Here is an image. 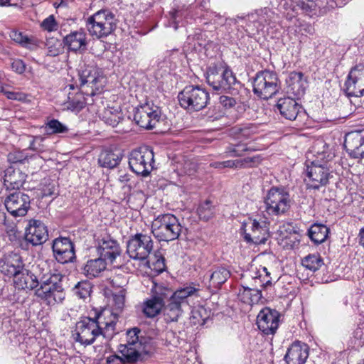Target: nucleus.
<instances>
[{
	"label": "nucleus",
	"mask_w": 364,
	"mask_h": 364,
	"mask_svg": "<svg viewBox=\"0 0 364 364\" xmlns=\"http://www.w3.org/2000/svg\"><path fill=\"white\" fill-rule=\"evenodd\" d=\"M117 323V317L111 314L107 318L103 312L96 314L94 318H82L75 325L73 336L76 342L83 346L92 344L96 338L106 333L113 332Z\"/></svg>",
	"instance_id": "f257e3e1"
},
{
	"label": "nucleus",
	"mask_w": 364,
	"mask_h": 364,
	"mask_svg": "<svg viewBox=\"0 0 364 364\" xmlns=\"http://www.w3.org/2000/svg\"><path fill=\"white\" fill-rule=\"evenodd\" d=\"M154 348L153 339L135 327L127 331V342L119 345V351L127 363H135L142 355L151 353Z\"/></svg>",
	"instance_id": "f03ea898"
},
{
	"label": "nucleus",
	"mask_w": 364,
	"mask_h": 364,
	"mask_svg": "<svg viewBox=\"0 0 364 364\" xmlns=\"http://www.w3.org/2000/svg\"><path fill=\"white\" fill-rule=\"evenodd\" d=\"M182 226L173 214L158 215L152 222L151 232L159 241L169 242L178 238Z\"/></svg>",
	"instance_id": "7ed1b4c3"
},
{
	"label": "nucleus",
	"mask_w": 364,
	"mask_h": 364,
	"mask_svg": "<svg viewBox=\"0 0 364 364\" xmlns=\"http://www.w3.org/2000/svg\"><path fill=\"white\" fill-rule=\"evenodd\" d=\"M115 27L114 15L107 9L97 11L86 21V28L90 35L97 38L108 36Z\"/></svg>",
	"instance_id": "20e7f679"
},
{
	"label": "nucleus",
	"mask_w": 364,
	"mask_h": 364,
	"mask_svg": "<svg viewBox=\"0 0 364 364\" xmlns=\"http://www.w3.org/2000/svg\"><path fill=\"white\" fill-rule=\"evenodd\" d=\"M198 291L192 286H186L176 290L173 297L164 304L163 306L164 314L167 322L177 321L183 314V306H188V298Z\"/></svg>",
	"instance_id": "39448f33"
},
{
	"label": "nucleus",
	"mask_w": 364,
	"mask_h": 364,
	"mask_svg": "<svg viewBox=\"0 0 364 364\" xmlns=\"http://www.w3.org/2000/svg\"><path fill=\"white\" fill-rule=\"evenodd\" d=\"M198 291L192 286H186L176 290L173 297L164 304L163 306L164 314L167 322L177 321L183 314V306H188V298Z\"/></svg>",
	"instance_id": "423d86ee"
},
{
	"label": "nucleus",
	"mask_w": 364,
	"mask_h": 364,
	"mask_svg": "<svg viewBox=\"0 0 364 364\" xmlns=\"http://www.w3.org/2000/svg\"><path fill=\"white\" fill-rule=\"evenodd\" d=\"M180 105L188 112H198L206 107L208 92L200 86H186L178 95Z\"/></svg>",
	"instance_id": "0eeeda50"
},
{
	"label": "nucleus",
	"mask_w": 364,
	"mask_h": 364,
	"mask_svg": "<svg viewBox=\"0 0 364 364\" xmlns=\"http://www.w3.org/2000/svg\"><path fill=\"white\" fill-rule=\"evenodd\" d=\"M265 211L269 215L278 216L285 214L291 207V198L284 188H271L264 198Z\"/></svg>",
	"instance_id": "6e6552de"
},
{
	"label": "nucleus",
	"mask_w": 364,
	"mask_h": 364,
	"mask_svg": "<svg viewBox=\"0 0 364 364\" xmlns=\"http://www.w3.org/2000/svg\"><path fill=\"white\" fill-rule=\"evenodd\" d=\"M80 89L87 96L94 97L100 94L105 85V77L99 70L87 65L79 73Z\"/></svg>",
	"instance_id": "1a4fd4ad"
},
{
	"label": "nucleus",
	"mask_w": 364,
	"mask_h": 364,
	"mask_svg": "<svg viewBox=\"0 0 364 364\" xmlns=\"http://www.w3.org/2000/svg\"><path fill=\"white\" fill-rule=\"evenodd\" d=\"M279 80L274 71L264 70L257 73L253 81V92L264 100L271 98L279 90Z\"/></svg>",
	"instance_id": "9d476101"
},
{
	"label": "nucleus",
	"mask_w": 364,
	"mask_h": 364,
	"mask_svg": "<svg viewBox=\"0 0 364 364\" xmlns=\"http://www.w3.org/2000/svg\"><path fill=\"white\" fill-rule=\"evenodd\" d=\"M206 80L215 90L227 92L237 83L232 71L228 68L210 66L206 72Z\"/></svg>",
	"instance_id": "9b49d317"
},
{
	"label": "nucleus",
	"mask_w": 364,
	"mask_h": 364,
	"mask_svg": "<svg viewBox=\"0 0 364 364\" xmlns=\"http://www.w3.org/2000/svg\"><path fill=\"white\" fill-rule=\"evenodd\" d=\"M154 152L149 146L139 147L130 153L129 167L136 174L147 176L154 168Z\"/></svg>",
	"instance_id": "f8f14e48"
},
{
	"label": "nucleus",
	"mask_w": 364,
	"mask_h": 364,
	"mask_svg": "<svg viewBox=\"0 0 364 364\" xmlns=\"http://www.w3.org/2000/svg\"><path fill=\"white\" fill-rule=\"evenodd\" d=\"M153 248L154 242L151 237L142 232L130 237L127 243V252L129 257L134 259H146Z\"/></svg>",
	"instance_id": "ddd939ff"
},
{
	"label": "nucleus",
	"mask_w": 364,
	"mask_h": 364,
	"mask_svg": "<svg viewBox=\"0 0 364 364\" xmlns=\"http://www.w3.org/2000/svg\"><path fill=\"white\" fill-rule=\"evenodd\" d=\"M244 239L256 245L264 244L269 237L268 223L264 220L249 218L242 225Z\"/></svg>",
	"instance_id": "4468645a"
},
{
	"label": "nucleus",
	"mask_w": 364,
	"mask_h": 364,
	"mask_svg": "<svg viewBox=\"0 0 364 364\" xmlns=\"http://www.w3.org/2000/svg\"><path fill=\"white\" fill-rule=\"evenodd\" d=\"M160 117V108L150 102L137 107L134 114V119L136 124L146 129L154 128Z\"/></svg>",
	"instance_id": "2eb2a0df"
},
{
	"label": "nucleus",
	"mask_w": 364,
	"mask_h": 364,
	"mask_svg": "<svg viewBox=\"0 0 364 364\" xmlns=\"http://www.w3.org/2000/svg\"><path fill=\"white\" fill-rule=\"evenodd\" d=\"M348 96H364V65H355L350 70L344 84Z\"/></svg>",
	"instance_id": "dca6fc26"
},
{
	"label": "nucleus",
	"mask_w": 364,
	"mask_h": 364,
	"mask_svg": "<svg viewBox=\"0 0 364 364\" xmlns=\"http://www.w3.org/2000/svg\"><path fill=\"white\" fill-rule=\"evenodd\" d=\"M53 257L61 264L73 262L76 258L75 246L71 240L66 237H59L53 241Z\"/></svg>",
	"instance_id": "f3484780"
},
{
	"label": "nucleus",
	"mask_w": 364,
	"mask_h": 364,
	"mask_svg": "<svg viewBox=\"0 0 364 364\" xmlns=\"http://www.w3.org/2000/svg\"><path fill=\"white\" fill-rule=\"evenodd\" d=\"M30 197L21 191H16L6 197L5 207L14 217L24 216L30 208Z\"/></svg>",
	"instance_id": "a211bd4d"
},
{
	"label": "nucleus",
	"mask_w": 364,
	"mask_h": 364,
	"mask_svg": "<svg viewBox=\"0 0 364 364\" xmlns=\"http://www.w3.org/2000/svg\"><path fill=\"white\" fill-rule=\"evenodd\" d=\"M306 175L308 177L307 186L309 188L318 189L328 184L331 176L328 168L313 161L311 165L306 166Z\"/></svg>",
	"instance_id": "6ab92c4d"
},
{
	"label": "nucleus",
	"mask_w": 364,
	"mask_h": 364,
	"mask_svg": "<svg viewBox=\"0 0 364 364\" xmlns=\"http://www.w3.org/2000/svg\"><path fill=\"white\" fill-rule=\"evenodd\" d=\"M25 239L33 246L43 244L48 239L46 225L41 220H30L26 228Z\"/></svg>",
	"instance_id": "aec40b11"
},
{
	"label": "nucleus",
	"mask_w": 364,
	"mask_h": 364,
	"mask_svg": "<svg viewBox=\"0 0 364 364\" xmlns=\"http://www.w3.org/2000/svg\"><path fill=\"white\" fill-rule=\"evenodd\" d=\"M344 146L353 159L364 158V129L348 133L345 136Z\"/></svg>",
	"instance_id": "412c9836"
},
{
	"label": "nucleus",
	"mask_w": 364,
	"mask_h": 364,
	"mask_svg": "<svg viewBox=\"0 0 364 364\" xmlns=\"http://www.w3.org/2000/svg\"><path fill=\"white\" fill-rule=\"evenodd\" d=\"M279 322V314L276 310L264 308L261 310L257 317V324L264 334H274Z\"/></svg>",
	"instance_id": "4be33fe9"
},
{
	"label": "nucleus",
	"mask_w": 364,
	"mask_h": 364,
	"mask_svg": "<svg viewBox=\"0 0 364 364\" xmlns=\"http://www.w3.org/2000/svg\"><path fill=\"white\" fill-rule=\"evenodd\" d=\"M97 251L100 257L112 263L121 254V248L117 240L110 235H105L98 240Z\"/></svg>",
	"instance_id": "5701e85b"
},
{
	"label": "nucleus",
	"mask_w": 364,
	"mask_h": 364,
	"mask_svg": "<svg viewBox=\"0 0 364 364\" xmlns=\"http://www.w3.org/2000/svg\"><path fill=\"white\" fill-rule=\"evenodd\" d=\"M24 267L21 257L10 252L0 259V272L9 277H14Z\"/></svg>",
	"instance_id": "b1692460"
},
{
	"label": "nucleus",
	"mask_w": 364,
	"mask_h": 364,
	"mask_svg": "<svg viewBox=\"0 0 364 364\" xmlns=\"http://www.w3.org/2000/svg\"><path fill=\"white\" fill-rule=\"evenodd\" d=\"M287 92L294 97L300 98L305 94L308 86L306 78L301 72H291L286 80Z\"/></svg>",
	"instance_id": "393cba45"
},
{
	"label": "nucleus",
	"mask_w": 364,
	"mask_h": 364,
	"mask_svg": "<svg viewBox=\"0 0 364 364\" xmlns=\"http://www.w3.org/2000/svg\"><path fill=\"white\" fill-rule=\"evenodd\" d=\"M309 357V347L300 341L294 342L284 356L287 364H304Z\"/></svg>",
	"instance_id": "a878e982"
},
{
	"label": "nucleus",
	"mask_w": 364,
	"mask_h": 364,
	"mask_svg": "<svg viewBox=\"0 0 364 364\" xmlns=\"http://www.w3.org/2000/svg\"><path fill=\"white\" fill-rule=\"evenodd\" d=\"M280 114L287 119L294 120L302 110L301 106L292 97L280 98L276 105Z\"/></svg>",
	"instance_id": "bb28decb"
},
{
	"label": "nucleus",
	"mask_w": 364,
	"mask_h": 364,
	"mask_svg": "<svg viewBox=\"0 0 364 364\" xmlns=\"http://www.w3.org/2000/svg\"><path fill=\"white\" fill-rule=\"evenodd\" d=\"M35 295L48 306L62 303L65 297L64 289H54L47 286L37 288Z\"/></svg>",
	"instance_id": "cd10ccee"
},
{
	"label": "nucleus",
	"mask_w": 364,
	"mask_h": 364,
	"mask_svg": "<svg viewBox=\"0 0 364 364\" xmlns=\"http://www.w3.org/2000/svg\"><path fill=\"white\" fill-rule=\"evenodd\" d=\"M15 287L19 289H34L39 285V276L32 273L28 269L22 267V269L14 277Z\"/></svg>",
	"instance_id": "c85d7f7f"
},
{
	"label": "nucleus",
	"mask_w": 364,
	"mask_h": 364,
	"mask_svg": "<svg viewBox=\"0 0 364 364\" xmlns=\"http://www.w3.org/2000/svg\"><path fill=\"white\" fill-rule=\"evenodd\" d=\"M45 267H47V264L45 262H41L38 264L36 268L39 269V270H45ZM63 279V275L60 272H41L39 274V284L40 287H44L47 286L48 287L54 288V289H63L62 285V280Z\"/></svg>",
	"instance_id": "c756f323"
},
{
	"label": "nucleus",
	"mask_w": 364,
	"mask_h": 364,
	"mask_svg": "<svg viewBox=\"0 0 364 364\" xmlns=\"http://www.w3.org/2000/svg\"><path fill=\"white\" fill-rule=\"evenodd\" d=\"M258 287L259 284L255 282L250 285L242 284L237 294L239 299L249 305L258 304L262 298V291Z\"/></svg>",
	"instance_id": "7c9ffc66"
},
{
	"label": "nucleus",
	"mask_w": 364,
	"mask_h": 364,
	"mask_svg": "<svg viewBox=\"0 0 364 364\" xmlns=\"http://www.w3.org/2000/svg\"><path fill=\"white\" fill-rule=\"evenodd\" d=\"M64 44L70 51L83 53L87 49L86 33L82 31L71 32L63 39Z\"/></svg>",
	"instance_id": "2f4dec72"
},
{
	"label": "nucleus",
	"mask_w": 364,
	"mask_h": 364,
	"mask_svg": "<svg viewBox=\"0 0 364 364\" xmlns=\"http://www.w3.org/2000/svg\"><path fill=\"white\" fill-rule=\"evenodd\" d=\"M26 175L19 168L11 166L4 171V185L7 189H19L26 181Z\"/></svg>",
	"instance_id": "473e14b6"
},
{
	"label": "nucleus",
	"mask_w": 364,
	"mask_h": 364,
	"mask_svg": "<svg viewBox=\"0 0 364 364\" xmlns=\"http://www.w3.org/2000/svg\"><path fill=\"white\" fill-rule=\"evenodd\" d=\"M113 287L118 289L113 292V301L115 309L122 310L124 306L126 289L124 287L127 284V280L122 277L117 276L112 280Z\"/></svg>",
	"instance_id": "72a5a7b5"
},
{
	"label": "nucleus",
	"mask_w": 364,
	"mask_h": 364,
	"mask_svg": "<svg viewBox=\"0 0 364 364\" xmlns=\"http://www.w3.org/2000/svg\"><path fill=\"white\" fill-rule=\"evenodd\" d=\"M107 262L100 257L88 260L80 268V272L86 277L92 279L98 277L99 274L106 269Z\"/></svg>",
	"instance_id": "f704fd0d"
},
{
	"label": "nucleus",
	"mask_w": 364,
	"mask_h": 364,
	"mask_svg": "<svg viewBox=\"0 0 364 364\" xmlns=\"http://www.w3.org/2000/svg\"><path fill=\"white\" fill-rule=\"evenodd\" d=\"M9 37L21 46L31 50H35L39 46V41L36 37L33 36H28L17 30L11 31Z\"/></svg>",
	"instance_id": "c9c22d12"
},
{
	"label": "nucleus",
	"mask_w": 364,
	"mask_h": 364,
	"mask_svg": "<svg viewBox=\"0 0 364 364\" xmlns=\"http://www.w3.org/2000/svg\"><path fill=\"white\" fill-rule=\"evenodd\" d=\"M68 109L72 111L79 112L86 105H92L94 102L92 97L87 96L84 92L80 89V92L72 95H68Z\"/></svg>",
	"instance_id": "e433bc0d"
},
{
	"label": "nucleus",
	"mask_w": 364,
	"mask_h": 364,
	"mask_svg": "<svg viewBox=\"0 0 364 364\" xmlns=\"http://www.w3.org/2000/svg\"><path fill=\"white\" fill-rule=\"evenodd\" d=\"M230 271L225 267H215L209 276V286L219 288L230 277Z\"/></svg>",
	"instance_id": "4c0bfd02"
},
{
	"label": "nucleus",
	"mask_w": 364,
	"mask_h": 364,
	"mask_svg": "<svg viewBox=\"0 0 364 364\" xmlns=\"http://www.w3.org/2000/svg\"><path fill=\"white\" fill-rule=\"evenodd\" d=\"M328 228L322 224L315 223L309 230V236L316 244L323 242L328 237Z\"/></svg>",
	"instance_id": "58836bf2"
},
{
	"label": "nucleus",
	"mask_w": 364,
	"mask_h": 364,
	"mask_svg": "<svg viewBox=\"0 0 364 364\" xmlns=\"http://www.w3.org/2000/svg\"><path fill=\"white\" fill-rule=\"evenodd\" d=\"M173 293L171 288L162 284H154L151 288V296L163 304L168 302L173 297Z\"/></svg>",
	"instance_id": "ea45409f"
},
{
	"label": "nucleus",
	"mask_w": 364,
	"mask_h": 364,
	"mask_svg": "<svg viewBox=\"0 0 364 364\" xmlns=\"http://www.w3.org/2000/svg\"><path fill=\"white\" fill-rule=\"evenodd\" d=\"M121 157L113 151H104L99 156L98 163L100 166L107 168L116 167L120 162Z\"/></svg>",
	"instance_id": "a19ab883"
},
{
	"label": "nucleus",
	"mask_w": 364,
	"mask_h": 364,
	"mask_svg": "<svg viewBox=\"0 0 364 364\" xmlns=\"http://www.w3.org/2000/svg\"><path fill=\"white\" fill-rule=\"evenodd\" d=\"M257 132L258 127L254 124H242L232 128V133L239 139H252Z\"/></svg>",
	"instance_id": "79ce46f5"
},
{
	"label": "nucleus",
	"mask_w": 364,
	"mask_h": 364,
	"mask_svg": "<svg viewBox=\"0 0 364 364\" xmlns=\"http://www.w3.org/2000/svg\"><path fill=\"white\" fill-rule=\"evenodd\" d=\"M122 113L117 109L112 107L105 108L100 114L102 119L112 127H116L122 119Z\"/></svg>",
	"instance_id": "37998d69"
},
{
	"label": "nucleus",
	"mask_w": 364,
	"mask_h": 364,
	"mask_svg": "<svg viewBox=\"0 0 364 364\" xmlns=\"http://www.w3.org/2000/svg\"><path fill=\"white\" fill-rule=\"evenodd\" d=\"M164 304L156 300L153 296L144 304L143 311L147 317L153 318L160 314Z\"/></svg>",
	"instance_id": "c03bdc74"
},
{
	"label": "nucleus",
	"mask_w": 364,
	"mask_h": 364,
	"mask_svg": "<svg viewBox=\"0 0 364 364\" xmlns=\"http://www.w3.org/2000/svg\"><path fill=\"white\" fill-rule=\"evenodd\" d=\"M255 151L246 144H230L225 148V154L227 157H240L247 152Z\"/></svg>",
	"instance_id": "a18cd8bd"
},
{
	"label": "nucleus",
	"mask_w": 364,
	"mask_h": 364,
	"mask_svg": "<svg viewBox=\"0 0 364 364\" xmlns=\"http://www.w3.org/2000/svg\"><path fill=\"white\" fill-rule=\"evenodd\" d=\"M302 265L313 272L318 270L323 264V261L318 254H310L301 261Z\"/></svg>",
	"instance_id": "49530a36"
},
{
	"label": "nucleus",
	"mask_w": 364,
	"mask_h": 364,
	"mask_svg": "<svg viewBox=\"0 0 364 364\" xmlns=\"http://www.w3.org/2000/svg\"><path fill=\"white\" fill-rule=\"evenodd\" d=\"M198 214L199 218L203 220H208L214 215V207L209 200H206L198 208Z\"/></svg>",
	"instance_id": "de8ad7c7"
},
{
	"label": "nucleus",
	"mask_w": 364,
	"mask_h": 364,
	"mask_svg": "<svg viewBox=\"0 0 364 364\" xmlns=\"http://www.w3.org/2000/svg\"><path fill=\"white\" fill-rule=\"evenodd\" d=\"M259 275L252 277V281L257 283L260 287H265L272 284L270 272L266 267H262L258 271Z\"/></svg>",
	"instance_id": "09e8293b"
},
{
	"label": "nucleus",
	"mask_w": 364,
	"mask_h": 364,
	"mask_svg": "<svg viewBox=\"0 0 364 364\" xmlns=\"http://www.w3.org/2000/svg\"><path fill=\"white\" fill-rule=\"evenodd\" d=\"M45 129L49 134H63L68 131V128L58 119H51L46 124Z\"/></svg>",
	"instance_id": "8fccbe9b"
},
{
	"label": "nucleus",
	"mask_w": 364,
	"mask_h": 364,
	"mask_svg": "<svg viewBox=\"0 0 364 364\" xmlns=\"http://www.w3.org/2000/svg\"><path fill=\"white\" fill-rule=\"evenodd\" d=\"M28 149L38 153L44 152L47 149L45 144L46 138L42 136H32Z\"/></svg>",
	"instance_id": "3c124183"
},
{
	"label": "nucleus",
	"mask_w": 364,
	"mask_h": 364,
	"mask_svg": "<svg viewBox=\"0 0 364 364\" xmlns=\"http://www.w3.org/2000/svg\"><path fill=\"white\" fill-rule=\"evenodd\" d=\"M274 14V12L268 8L260 9L259 13L258 14L259 26L257 28V31L262 29V27H263L264 24H270L272 21L271 18Z\"/></svg>",
	"instance_id": "603ef678"
},
{
	"label": "nucleus",
	"mask_w": 364,
	"mask_h": 364,
	"mask_svg": "<svg viewBox=\"0 0 364 364\" xmlns=\"http://www.w3.org/2000/svg\"><path fill=\"white\" fill-rule=\"evenodd\" d=\"M92 287L87 282H78L75 287V294L80 298L85 299L90 294Z\"/></svg>",
	"instance_id": "864d4df0"
},
{
	"label": "nucleus",
	"mask_w": 364,
	"mask_h": 364,
	"mask_svg": "<svg viewBox=\"0 0 364 364\" xmlns=\"http://www.w3.org/2000/svg\"><path fill=\"white\" fill-rule=\"evenodd\" d=\"M8 161L11 164L23 163L28 159L27 153L23 150H14L10 152L8 156Z\"/></svg>",
	"instance_id": "5fc2aeb1"
},
{
	"label": "nucleus",
	"mask_w": 364,
	"mask_h": 364,
	"mask_svg": "<svg viewBox=\"0 0 364 364\" xmlns=\"http://www.w3.org/2000/svg\"><path fill=\"white\" fill-rule=\"evenodd\" d=\"M296 6L300 8L306 14H310L315 10L316 3L313 0H293Z\"/></svg>",
	"instance_id": "6e6d98bb"
},
{
	"label": "nucleus",
	"mask_w": 364,
	"mask_h": 364,
	"mask_svg": "<svg viewBox=\"0 0 364 364\" xmlns=\"http://www.w3.org/2000/svg\"><path fill=\"white\" fill-rule=\"evenodd\" d=\"M41 27L49 32L56 31L58 29V24L55 21V17L53 15H50L45 18L41 23Z\"/></svg>",
	"instance_id": "4d7b16f0"
},
{
	"label": "nucleus",
	"mask_w": 364,
	"mask_h": 364,
	"mask_svg": "<svg viewBox=\"0 0 364 364\" xmlns=\"http://www.w3.org/2000/svg\"><path fill=\"white\" fill-rule=\"evenodd\" d=\"M1 91L9 100L18 101H24L26 100V95L23 92L9 91L3 87H1Z\"/></svg>",
	"instance_id": "13d9d810"
},
{
	"label": "nucleus",
	"mask_w": 364,
	"mask_h": 364,
	"mask_svg": "<svg viewBox=\"0 0 364 364\" xmlns=\"http://www.w3.org/2000/svg\"><path fill=\"white\" fill-rule=\"evenodd\" d=\"M219 102L223 107L227 109L234 107L236 104V101L234 98L225 95H222L219 97Z\"/></svg>",
	"instance_id": "bf43d9fd"
},
{
	"label": "nucleus",
	"mask_w": 364,
	"mask_h": 364,
	"mask_svg": "<svg viewBox=\"0 0 364 364\" xmlns=\"http://www.w3.org/2000/svg\"><path fill=\"white\" fill-rule=\"evenodd\" d=\"M262 161L259 155L244 158V162L246 168H251L259 165Z\"/></svg>",
	"instance_id": "052dcab7"
},
{
	"label": "nucleus",
	"mask_w": 364,
	"mask_h": 364,
	"mask_svg": "<svg viewBox=\"0 0 364 364\" xmlns=\"http://www.w3.org/2000/svg\"><path fill=\"white\" fill-rule=\"evenodd\" d=\"M11 68L17 73L21 74L26 70V65L21 59H16L11 63Z\"/></svg>",
	"instance_id": "680f3d73"
},
{
	"label": "nucleus",
	"mask_w": 364,
	"mask_h": 364,
	"mask_svg": "<svg viewBox=\"0 0 364 364\" xmlns=\"http://www.w3.org/2000/svg\"><path fill=\"white\" fill-rule=\"evenodd\" d=\"M170 15L171 20L173 21L174 28L176 30L178 28L177 19L180 18L184 15L183 11L182 9H176L173 11H171Z\"/></svg>",
	"instance_id": "e2e57ef3"
},
{
	"label": "nucleus",
	"mask_w": 364,
	"mask_h": 364,
	"mask_svg": "<svg viewBox=\"0 0 364 364\" xmlns=\"http://www.w3.org/2000/svg\"><path fill=\"white\" fill-rule=\"evenodd\" d=\"M234 162V168H246L244 159L233 160Z\"/></svg>",
	"instance_id": "0e129e2a"
},
{
	"label": "nucleus",
	"mask_w": 364,
	"mask_h": 364,
	"mask_svg": "<svg viewBox=\"0 0 364 364\" xmlns=\"http://www.w3.org/2000/svg\"><path fill=\"white\" fill-rule=\"evenodd\" d=\"M223 168H234V162L233 160H228L223 161Z\"/></svg>",
	"instance_id": "69168bd1"
},
{
	"label": "nucleus",
	"mask_w": 364,
	"mask_h": 364,
	"mask_svg": "<svg viewBox=\"0 0 364 364\" xmlns=\"http://www.w3.org/2000/svg\"><path fill=\"white\" fill-rule=\"evenodd\" d=\"M360 244L364 248V228H361L359 232Z\"/></svg>",
	"instance_id": "338daca9"
},
{
	"label": "nucleus",
	"mask_w": 364,
	"mask_h": 364,
	"mask_svg": "<svg viewBox=\"0 0 364 364\" xmlns=\"http://www.w3.org/2000/svg\"><path fill=\"white\" fill-rule=\"evenodd\" d=\"M210 166L215 168H223V161L213 162L210 164Z\"/></svg>",
	"instance_id": "774afa93"
}]
</instances>
